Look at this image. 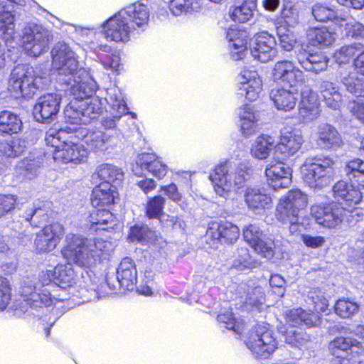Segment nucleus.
Wrapping results in <instances>:
<instances>
[{"label": "nucleus", "instance_id": "obj_34", "mask_svg": "<svg viewBox=\"0 0 364 364\" xmlns=\"http://www.w3.org/2000/svg\"><path fill=\"white\" fill-rule=\"evenodd\" d=\"M117 188L109 183H102L92 191L91 203L94 208H105L114 203L118 197Z\"/></svg>", "mask_w": 364, "mask_h": 364}, {"label": "nucleus", "instance_id": "obj_32", "mask_svg": "<svg viewBox=\"0 0 364 364\" xmlns=\"http://www.w3.org/2000/svg\"><path fill=\"white\" fill-rule=\"evenodd\" d=\"M85 142L95 151H105L117 146V136L110 135L101 130L89 131L84 135Z\"/></svg>", "mask_w": 364, "mask_h": 364}, {"label": "nucleus", "instance_id": "obj_29", "mask_svg": "<svg viewBox=\"0 0 364 364\" xmlns=\"http://www.w3.org/2000/svg\"><path fill=\"white\" fill-rule=\"evenodd\" d=\"M283 161H278L276 164H269L265 170L267 182L274 190L287 187L291 182V169Z\"/></svg>", "mask_w": 364, "mask_h": 364}, {"label": "nucleus", "instance_id": "obj_15", "mask_svg": "<svg viewBox=\"0 0 364 364\" xmlns=\"http://www.w3.org/2000/svg\"><path fill=\"white\" fill-rule=\"evenodd\" d=\"M304 143L301 132L297 129L284 128L281 132L279 142L276 146L274 157L277 161H286L301 149Z\"/></svg>", "mask_w": 364, "mask_h": 364}, {"label": "nucleus", "instance_id": "obj_11", "mask_svg": "<svg viewBox=\"0 0 364 364\" xmlns=\"http://www.w3.org/2000/svg\"><path fill=\"white\" fill-rule=\"evenodd\" d=\"M21 41L23 48L28 55L38 57L47 51L50 33L42 26L29 23L22 30Z\"/></svg>", "mask_w": 364, "mask_h": 364}, {"label": "nucleus", "instance_id": "obj_61", "mask_svg": "<svg viewBox=\"0 0 364 364\" xmlns=\"http://www.w3.org/2000/svg\"><path fill=\"white\" fill-rule=\"evenodd\" d=\"M311 12L317 21L326 22L336 17L335 11L322 4H316L312 7Z\"/></svg>", "mask_w": 364, "mask_h": 364}, {"label": "nucleus", "instance_id": "obj_10", "mask_svg": "<svg viewBox=\"0 0 364 364\" xmlns=\"http://www.w3.org/2000/svg\"><path fill=\"white\" fill-rule=\"evenodd\" d=\"M245 346L252 356L257 359H267L277 348V341L273 331L264 325H257L248 333Z\"/></svg>", "mask_w": 364, "mask_h": 364}, {"label": "nucleus", "instance_id": "obj_38", "mask_svg": "<svg viewBox=\"0 0 364 364\" xmlns=\"http://www.w3.org/2000/svg\"><path fill=\"white\" fill-rule=\"evenodd\" d=\"M42 158L33 155L19 161L16 167L15 173L20 180L32 179L35 178L42 164Z\"/></svg>", "mask_w": 364, "mask_h": 364}, {"label": "nucleus", "instance_id": "obj_22", "mask_svg": "<svg viewBox=\"0 0 364 364\" xmlns=\"http://www.w3.org/2000/svg\"><path fill=\"white\" fill-rule=\"evenodd\" d=\"M82 95H72L75 98L79 100L81 112H82V123L87 124L92 119L100 116L104 109V102L102 98L95 95L97 88L95 82V87L92 93H88V86L84 87Z\"/></svg>", "mask_w": 364, "mask_h": 364}, {"label": "nucleus", "instance_id": "obj_16", "mask_svg": "<svg viewBox=\"0 0 364 364\" xmlns=\"http://www.w3.org/2000/svg\"><path fill=\"white\" fill-rule=\"evenodd\" d=\"M272 77L274 82L290 88L297 87L304 82V73L288 60L277 61L274 65Z\"/></svg>", "mask_w": 364, "mask_h": 364}, {"label": "nucleus", "instance_id": "obj_44", "mask_svg": "<svg viewBox=\"0 0 364 364\" xmlns=\"http://www.w3.org/2000/svg\"><path fill=\"white\" fill-rule=\"evenodd\" d=\"M90 216V223L95 230H107L114 225L113 214L105 208H96Z\"/></svg>", "mask_w": 364, "mask_h": 364}, {"label": "nucleus", "instance_id": "obj_21", "mask_svg": "<svg viewBox=\"0 0 364 364\" xmlns=\"http://www.w3.org/2000/svg\"><path fill=\"white\" fill-rule=\"evenodd\" d=\"M105 99L110 106L112 116L105 117L101 120L102 126L106 129H112L116 127L117 122L119 121L127 110V104L124 99V95L120 89L116 86L110 87L107 91Z\"/></svg>", "mask_w": 364, "mask_h": 364}, {"label": "nucleus", "instance_id": "obj_7", "mask_svg": "<svg viewBox=\"0 0 364 364\" xmlns=\"http://www.w3.org/2000/svg\"><path fill=\"white\" fill-rule=\"evenodd\" d=\"M309 299L314 304V311L307 312L298 308L287 310L284 316L286 323L291 327L306 326L307 327L316 326L320 324L319 313H326L328 310V301L321 291L310 292Z\"/></svg>", "mask_w": 364, "mask_h": 364}, {"label": "nucleus", "instance_id": "obj_40", "mask_svg": "<svg viewBox=\"0 0 364 364\" xmlns=\"http://www.w3.org/2000/svg\"><path fill=\"white\" fill-rule=\"evenodd\" d=\"M273 148L276 149L274 138L267 134H260L252 144L250 149L251 155L255 159H266Z\"/></svg>", "mask_w": 364, "mask_h": 364}, {"label": "nucleus", "instance_id": "obj_53", "mask_svg": "<svg viewBox=\"0 0 364 364\" xmlns=\"http://www.w3.org/2000/svg\"><path fill=\"white\" fill-rule=\"evenodd\" d=\"M248 38V33H242V36H239L237 40L233 42H228L229 55L232 60H240L246 56Z\"/></svg>", "mask_w": 364, "mask_h": 364}, {"label": "nucleus", "instance_id": "obj_28", "mask_svg": "<svg viewBox=\"0 0 364 364\" xmlns=\"http://www.w3.org/2000/svg\"><path fill=\"white\" fill-rule=\"evenodd\" d=\"M316 136L317 145L325 150H336L344 144L340 132L328 123L318 125Z\"/></svg>", "mask_w": 364, "mask_h": 364}, {"label": "nucleus", "instance_id": "obj_33", "mask_svg": "<svg viewBox=\"0 0 364 364\" xmlns=\"http://www.w3.org/2000/svg\"><path fill=\"white\" fill-rule=\"evenodd\" d=\"M291 89L281 87L271 90L270 98L277 109L287 112L295 107L297 101V89L296 87Z\"/></svg>", "mask_w": 364, "mask_h": 364}, {"label": "nucleus", "instance_id": "obj_46", "mask_svg": "<svg viewBox=\"0 0 364 364\" xmlns=\"http://www.w3.org/2000/svg\"><path fill=\"white\" fill-rule=\"evenodd\" d=\"M203 5V0H171L168 8L173 16H178L183 14L198 12Z\"/></svg>", "mask_w": 364, "mask_h": 364}, {"label": "nucleus", "instance_id": "obj_6", "mask_svg": "<svg viewBox=\"0 0 364 364\" xmlns=\"http://www.w3.org/2000/svg\"><path fill=\"white\" fill-rule=\"evenodd\" d=\"M336 162L328 157L307 159L301 167L304 181L310 187L326 186L336 173Z\"/></svg>", "mask_w": 364, "mask_h": 364}, {"label": "nucleus", "instance_id": "obj_64", "mask_svg": "<svg viewBox=\"0 0 364 364\" xmlns=\"http://www.w3.org/2000/svg\"><path fill=\"white\" fill-rule=\"evenodd\" d=\"M218 321L226 324V328L232 330L236 333L240 334L243 330V326L237 321L230 311H225L218 316Z\"/></svg>", "mask_w": 364, "mask_h": 364}, {"label": "nucleus", "instance_id": "obj_18", "mask_svg": "<svg viewBox=\"0 0 364 364\" xmlns=\"http://www.w3.org/2000/svg\"><path fill=\"white\" fill-rule=\"evenodd\" d=\"M67 31L76 34L82 41L81 47L85 52L90 51L98 53L100 51L109 53L111 50V46L100 40V33L97 32L93 27L68 25Z\"/></svg>", "mask_w": 364, "mask_h": 364}, {"label": "nucleus", "instance_id": "obj_23", "mask_svg": "<svg viewBox=\"0 0 364 364\" xmlns=\"http://www.w3.org/2000/svg\"><path fill=\"white\" fill-rule=\"evenodd\" d=\"M61 96L48 93L40 97L33 107V115L38 122H48L56 118L60 109Z\"/></svg>", "mask_w": 364, "mask_h": 364}, {"label": "nucleus", "instance_id": "obj_30", "mask_svg": "<svg viewBox=\"0 0 364 364\" xmlns=\"http://www.w3.org/2000/svg\"><path fill=\"white\" fill-rule=\"evenodd\" d=\"M296 58L300 65L307 72L318 74L328 68V59L321 53H309L299 50Z\"/></svg>", "mask_w": 364, "mask_h": 364}, {"label": "nucleus", "instance_id": "obj_54", "mask_svg": "<svg viewBox=\"0 0 364 364\" xmlns=\"http://www.w3.org/2000/svg\"><path fill=\"white\" fill-rule=\"evenodd\" d=\"M359 308L357 302L346 298L338 299L334 306L336 314L343 318L353 316L358 312Z\"/></svg>", "mask_w": 364, "mask_h": 364}, {"label": "nucleus", "instance_id": "obj_35", "mask_svg": "<svg viewBox=\"0 0 364 364\" xmlns=\"http://www.w3.org/2000/svg\"><path fill=\"white\" fill-rule=\"evenodd\" d=\"M244 198L248 208L257 213L269 208L272 203L271 197L255 186L247 187Z\"/></svg>", "mask_w": 364, "mask_h": 364}, {"label": "nucleus", "instance_id": "obj_17", "mask_svg": "<svg viewBox=\"0 0 364 364\" xmlns=\"http://www.w3.org/2000/svg\"><path fill=\"white\" fill-rule=\"evenodd\" d=\"M250 50L254 59L261 63L272 60L277 53L275 38L267 31L258 33L251 40Z\"/></svg>", "mask_w": 364, "mask_h": 364}, {"label": "nucleus", "instance_id": "obj_43", "mask_svg": "<svg viewBox=\"0 0 364 364\" xmlns=\"http://www.w3.org/2000/svg\"><path fill=\"white\" fill-rule=\"evenodd\" d=\"M23 123L19 116L9 111L0 112V132L7 134H16L22 129Z\"/></svg>", "mask_w": 364, "mask_h": 364}, {"label": "nucleus", "instance_id": "obj_31", "mask_svg": "<svg viewBox=\"0 0 364 364\" xmlns=\"http://www.w3.org/2000/svg\"><path fill=\"white\" fill-rule=\"evenodd\" d=\"M117 279L121 287L132 290L137 282V271L134 262L129 257H124L117 269Z\"/></svg>", "mask_w": 364, "mask_h": 364}, {"label": "nucleus", "instance_id": "obj_55", "mask_svg": "<svg viewBox=\"0 0 364 364\" xmlns=\"http://www.w3.org/2000/svg\"><path fill=\"white\" fill-rule=\"evenodd\" d=\"M155 234L147 226L135 225L130 229L129 239L132 242H139L142 244L151 242Z\"/></svg>", "mask_w": 364, "mask_h": 364}, {"label": "nucleus", "instance_id": "obj_58", "mask_svg": "<svg viewBox=\"0 0 364 364\" xmlns=\"http://www.w3.org/2000/svg\"><path fill=\"white\" fill-rule=\"evenodd\" d=\"M28 198H17L14 195L8 194L4 195L0 194V218L9 211H11L15 206V204H23L25 201H27Z\"/></svg>", "mask_w": 364, "mask_h": 364}, {"label": "nucleus", "instance_id": "obj_59", "mask_svg": "<svg viewBox=\"0 0 364 364\" xmlns=\"http://www.w3.org/2000/svg\"><path fill=\"white\" fill-rule=\"evenodd\" d=\"M23 217L31 225L37 227L41 223L46 221L48 215L46 210L43 209L41 207H37L36 205H33L31 209L25 212Z\"/></svg>", "mask_w": 364, "mask_h": 364}, {"label": "nucleus", "instance_id": "obj_47", "mask_svg": "<svg viewBox=\"0 0 364 364\" xmlns=\"http://www.w3.org/2000/svg\"><path fill=\"white\" fill-rule=\"evenodd\" d=\"M96 174L98 178L103 181V183H119L123 178L124 173L121 168L109 164H103L97 166Z\"/></svg>", "mask_w": 364, "mask_h": 364}, {"label": "nucleus", "instance_id": "obj_36", "mask_svg": "<svg viewBox=\"0 0 364 364\" xmlns=\"http://www.w3.org/2000/svg\"><path fill=\"white\" fill-rule=\"evenodd\" d=\"M237 291L241 299H244L243 305L247 311L254 307L259 308L264 302V293L261 287H252L247 284H241Z\"/></svg>", "mask_w": 364, "mask_h": 364}, {"label": "nucleus", "instance_id": "obj_27", "mask_svg": "<svg viewBox=\"0 0 364 364\" xmlns=\"http://www.w3.org/2000/svg\"><path fill=\"white\" fill-rule=\"evenodd\" d=\"M299 114L304 123H309L317 119L321 109L317 94L309 87L301 91V101L299 105Z\"/></svg>", "mask_w": 364, "mask_h": 364}, {"label": "nucleus", "instance_id": "obj_39", "mask_svg": "<svg viewBox=\"0 0 364 364\" xmlns=\"http://www.w3.org/2000/svg\"><path fill=\"white\" fill-rule=\"evenodd\" d=\"M318 90L327 107L333 109L340 108L342 95L338 87L333 82L327 80L321 81L318 85Z\"/></svg>", "mask_w": 364, "mask_h": 364}, {"label": "nucleus", "instance_id": "obj_42", "mask_svg": "<svg viewBox=\"0 0 364 364\" xmlns=\"http://www.w3.org/2000/svg\"><path fill=\"white\" fill-rule=\"evenodd\" d=\"M27 148V141L20 137L0 141V154L7 158H16Z\"/></svg>", "mask_w": 364, "mask_h": 364}, {"label": "nucleus", "instance_id": "obj_37", "mask_svg": "<svg viewBox=\"0 0 364 364\" xmlns=\"http://www.w3.org/2000/svg\"><path fill=\"white\" fill-rule=\"evenodd\" d=\"M0 35L7 46H11L15 36V16L4 4H0Z\"/></svg>", "mask_w": 364, "mask_h": 364}, {"label": "nucleus", "instance_id": "obj_8", "mask_svg": "<svg viewBox=\"0 0 364 364\" xmlns=\"http://www.w3.org/2000/svg\"><path fill=\"white\" fill-rule=\"evenodd\" d=\"M351 333L360 341L350 337L338 336L329 343L328 349L334 358L362 360L360 355L364 353V326H356Z\"/></svg>", "mask_w": 364, "mask_h": 364}, {"label": "nucleus", "instance_id": "obj_52", "mask_svg": "<svg viewBox=\"0 0 364 364\" xmlns=\"http://www.w3.org/2000/svg\"><path fill=\"white\" fill-rule=\"evenodd\" d=\"M345 171L353 183L364 188V161L360 159L350 161L346 166Z\"/></svg>", "mask_w": 364, "mask_h": 364}, {"label": "nucleus", "instance_id": "obj_41", "mask_svg": "<svg viewBox=\"0 0 364 364\" xmlns=\"http://www.w3.org/2000/svg\"><path fill=\"white\" fill-rule=\"evenodd\" d=\"M53 58V66H62L63 63H70L71 66L75 67V60L77 57L75 53L65 43H57L51 51Z\"/></svg>", "mask_w": 364, "mask_h": 364}, {"label": "nucleus", "instance_id": "obj_60", "mask_svg": "<svg viewBox=\"0 0 364 364\" xmlns=\"http://www.w3.org/2000/svg\"><path fill=\"white\" fill-rule=\"evenodd\" d=\"M361 50L360 44H352L345 46L337 50L334 54L336 61L338 64H343L348 63L355 53Z\"/></svg>", "mask_w": 364, "mask_h": 364}, {"label": "nucleus", "instance_id": "obj_25", "mask_svg": "<svg viewBox=\"0 0 364 364\" xmlns=\"http://www.w3.org/2000/svg\"><path fill=\"white\" fill-rule=\"evenodd\" d=\"M134 31H144L149 21V9L142 1H136L119 11Z\"/></svg>", "mask_w": 364, "mask_h": 364}, {"label": "nucleus", "instance_id": "obj_5", "mask_svg": "<svg viewBox=\"0 0 364 364\" xmlns=\"http://www.w3.org/2000/svg\"><path fill=\"white\" fill-rule=\"evenodd\" d=\"M43 85V78L38 75L32 67L18 65L11 72L7 89L16 98H30Z\"/></svg>", "mask_w": 364, "mask_h": 364}, {"label": "nucleus", "instance_id": "obj_57", "mask_svg": "<svg viewBox=\"0 0 364 364\" xmlns=\"http://www.w3.org/2000/svg\"><path fill=\"white\" fill-rule=\"evenodd\" d=\"M39 232L42 235L47 237V239H49L51 244L53 243L57 246L65 233V230L62 224L54 223L44 227Z\"/></svg>", "mask_w": 364, "mask_h": 364}, {"label": "nucleus", "instance_id": "obj_2", "mask_svg": "<svg viewBox=\"0 0 364 364\" xmlns=\"http://www.w3.org/2000/svg\"><path fill=\"white\" fill-rule=\"evenodd\" d=\"M251 170L245 163L228 161L215 166L210 178L216 194L227 197L232 191L237 192L249 180Z\"/></svg>", "mask_w": 364, "mask_h": 364}, {"label": "nucleus", "instance_id": "obj_14", "mask_svg": "<svg viewBox=\"0 0 364 364\" xmlns=\"http://www.w3.org/2000/svg\"><path fill=\"white\" fill-rule=\"evenodd\" d=\"M239 236V228L229 221L210 223L205 234L207 242L213 249L218 248L220 242L232 244Z\"/></svg>", "mask_w": 364, "mask_h": 364}, {"label": "nucleus", "instance_id": "obj_49", "mask_svg": "<svg viewBox=\"0 0 364 364\" xmlns=\"http://www.w3.org/2000/svg\"><path fill=\"white\" fill-rule=\"evenodd\" d=\"M258 265L259 262L250 255L248 249L241 247L235 254L232 267L242 271L255 268Z\"/></svg>", "mask_w": 364, "mask_h": 364}, {"label": "nucleus", "instance_id": "obj_3", "mask_svg": "<svg viewBox=\"0 0 364 364\" xmlns=\"http://www.w3.org/2000/svg\"><path fill=\"white\" fill-rule=\"evenodd\" d=\"M76 132V128H60L59 130L50 129L46 133V142L54 149L53 159L64 163L81 164L87 161L88 150L82 144L68 141L65 134Z\"/></svg>", "mask_w": 364, "mask_h": 364}, {"label": "nucleus", "instance_id": "obj_1", "mask_svg": "<svg viewBox=\"0 0 364 364\" xmlns=\"http://www.w3.org/2000/svg\"><path fill=\"white\" fill-rule=\"evenodd\" d=\"M114 248L111 242L101 238H87L80 234L68 233L61 250L63 257L68 263L58 264L55 267L52 274L54 284L50 283V279L46 284L25 283L21 292L23 299L16 304L14 314L21 316L29 312V309L49 306L55 301H69V298L64 296L67 288L69 294L80 296L83 302L100 299L104 296V289L108 284L88 272L77 279L71 262L89 268L106 259Z\"/></svg>", "mask_w": 364, "mask_h": 364}, {"label": "nucleus", "instance_id": "obj_51", "mask_svg": "<svg viewBox=\"0 0 364 364\" xmlns=\"http://www.w3.org/2000/svg\"><path fill=\"white\" fill-rule=\"evenodd\" d=\"M112 49L109 53H105L102 54L100 51L98 53H95L97 56L99 63L103 66V68L109 71L114 73H119L123 66L121 63V58L117 52L112 53Z\"/></svg>", "mask_w": 364, "mask_h": 364}, {"label": "nucleus", "instance_id": "obj_13", "mask_svg": "<svg viewBox=\"0 0 364 364\" xmlns=\"http://www.w3.org/2000/svg\"><path fill=\"white\" fill-rule=\"evenodd\" d=\"M102 33L107 41L116 43L129 42L134 31L119 11L101 24Z\"/></svg>", "mask_w": 364, "mask_h": 364}, {"label": "nucleus", "instance_id": "obj_12", "mask_svg": "<svg viewBox=\"0 0 364 364\" xmlns=\"http://www.w3.org/2000/svg\"><path fill=\"white\" fill-rule=\"evenodd\" d=\"M347 212L350 211L336 202H318L311 207V215L316 222L328 228L339 225Z\"/></svg>", "mask_w": 364, "mask_h": 364}, {"label": "nucleus", "instance_id": "obj_26", "mask_svg": "<svg viewBox=\"0 0 364 364\" xmlns=\"http://www.w3.org/2000/svg\"><path fill=\"white\" fill-rule=\"evenodd\" d=\"M332 191L334 198L338 201L337 203L349 211H352L363 198L362 193L358 189L343 180L336 182Z\"/></svg>", "mask_w": 364, "mask_h": 364}, {"label": "nucleus", "instance_id": "obj_4", "mask_svg": "<svg viewBox=\"0 0 364 364\" xmlns=\"http://www.w3.org/2000/svg\"><path fill=\"white\" fill-rule=\"evenodd\" d=\"M307 196L299 189L291 190L281 198L277 206V219L283 223L289 224V232L292 235L301 232L304 226L301 211L307 205Z\"/></svg>", "mask_w": 364, "mask_h": 364}, {"label": "nucleus", "instance_id": "obj_62", "mask_svg": "<svg viewBox=\"0 0 364 364\" xmlns=\"http://www.w3.org/2000/svg\"><path fill=\"white\" fill-rule=\"evenodd\" d=\"M281 16L284 23L289 27L294 28L299 21L298 9L291 4H285L282 10Z\"/></svg>", "mask_w": 364, "mask_h": 364}, {"label": "nucleus", "instance_id": "obj_9", "mask_svg": "<svg viewBox=\"0 0 364 364\" xmlns=\"http://www.w3.org/2000/svg\"><path fill=\"white\" fill-rule=\"evenodd\" d=\"M58 74L62 77L60 80L65 84L70 85V95H82V90L88 86V93H92L95 87V80L90 75L88 71L80 67L77 59L75 60V67L67 63L61 66H53Z\"/></svg>", "mask_w": 364, "mask_h": 364}, {"label": "nucleus", "instance_id": "obj_48", "mask_svg": "<svg viewBox=\"0 0 364 364\" xmlns=\"http://www.w3.org/2000/svg\"><path fill=\"white\" fill-rule=\"evenodd\" d=\"M256 7L255 0H246L230 11V18L235 22L245 23L253 16Z\"/></svg>", "mask_w": 364, "mask_h": 364}, {"label": "nucleus", "instance_id": "obj_56", "mask_svg": "<svg viewBox=\"0 0 364 364\" xmlns=\"http://www.w3.org/2000/svg\"><path fill=\"white\" fill-rule=\"evenodd\" d=\"M343 83L348 91L364 97V77H359L357 73H351L348 77L343 78Z\"/></svg>", "mask_w": 364, "mask_h": 364}, {"label": "nucleus", "instance_id": "obj_45", "mask_svg": "<svg viewBox=\"0 0 364 364\" xmlns=\"http://www.w3.org/2000/svg\"><path fill=\"white\" fill-rule=\"evenodd\" d=\"M82 112H81L79 100L73 97V99L66 106L64 110V115L65 119V127L69 128H76V132L78 130V126L84 124L82 123Z\"/></svg>", "mask_w": 364, "mask_h": 364}, {"label": "nucleus", "instance_id": "obj_50", "mask_svg": "<svg viewBox=\"0 0 364 364\" xmlns=\"http://www.w3.org/2000/svg\"><path fill=\"white\" fill-rule=\"evenodd\" d=\"M307 37L314 46H328L334 41L333 34L325 27L309 29Z\"/></svg>", "mask_w": 364, "mask_h": 364}, {"label": "nucleus", "instance_id": "obj_19", "mask_svg": "<svg viewBox=\"0 0 364 364\" xmlns=\"http://www.w3.org/2000/svg\"><path fill=\"white\" fill-rule=\"evenodd\" d=\"M240 95L252 102L257 100L263 90L262 80L255 70L242 69L237 77Z\"/></svg>", "mask_w": 364, "mask_h": 364}, {"label": "nucleus", "instance_id": "obj_20", "mask_svg": "<svg viewBox=\"0 0 364 364\" xmlns=\"http://www.w3.org/2000/svg\"><path fill=\"white\" fill-rule=\"evenodd\" d=\"M245 241L256 252L265 258L270 259L274 256V241L260 230L255 224H250L243 230Z\"/></svg>", "mask_w": 364, "mask_h": 364}, {"label": "nucleus", "instance_id": "obj_24", "mask_svg": "<svg viewBox=\"0 0 364 364\" xmlns=\"http://www.w3.org/2000/svg\"><path fill=\"white\" fill-rule=\"evenodd\" d=\"M144 170L161 179L166 175L168 168L155 154L142 153L138 155L132 171L135 175L141 176Z\"/></svg>", "mask_w": 364, "mask_h": 364}, {"label": "nucleus", "instance_id": "obj_63", "mask_svg": "<svg viewBox=\"0 0 364 364\" xmlns=\"http://www.w3.org/2000/svg\"><path fill=\"white\" fill-rule=\"evenodd\" d=\"M165 199L157 196L150 199L146 206V215L149 218H159L163 212Z\"/></svg>", "mask_w": 364, "mask_h": 364}]
</instances>
